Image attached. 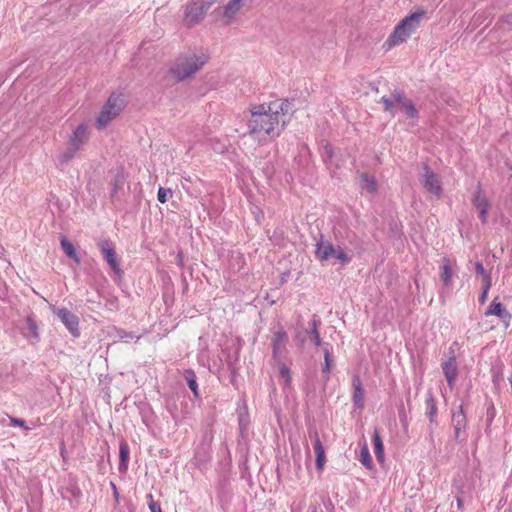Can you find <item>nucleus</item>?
I'll return each instance as SVG.
<instances>
[{"instance_id":"c03bdc74","label":"nucleus","mask_w":512,"mask_h":512,"mask_svg":"<svg viewBox=\"0 0 512 512\" xmlns=\"http://www.w3.org/2000/svg\"><path fill=\"white\" fill-rule=\"evenodd\" d=\"M313 439H314V444L316 443V439L319 438V435H318V432L317 431H314L313 434Z\"/></svg>"},{"instance_id":"de8ad7c7","label":"nucleus","mask_w":512,"mask_h":512,"mask_svg":"<svg viewBox=\"0 0 512 512\" xmlns=\"http://www.w3.org/2000/svg\"><path fill=\"white\" fill-rule=\"evenodd\" d=\"M510 386H512V375L508 378Z\"/></svg>"},{"instance_id":"c756f323","label":"nucleus","mask_w":512,"mask_h":512,"mask_svg":"<svg viewBox=\"0 0 512 512\" xmlns=\"http://www.w3.org/2000/svg\"><path fill=\"white\" fill-rule=\"evenodd\" d=\"M504 364L499 363L493 369V381L498 384L503 379Z\"/></svg>"},{"instance_id":"473e14b6","label":"nucleus","mask_w":512,"mask_h":512,"mask_svg":"<svg viewBox=\"0 0 512 512\" xmlns=\"http://www.w3.org/2000/svg\"><path fill=\"white\" fill-rule=\"evenodd\" d=\"M172 195L171 189H165L160 187L157 193V199L160 203H165L167 201L168 196Z\"/></svg>"},{"instance_id":"ddd939ff","label":"nucleus","mask_w":512,"mask_h":512,"mask_svg":"<svg viewBox=\"0 0 512 512\" xmlns=\"http://www.w3.org/2000/svg\"><path fill=\"white\" fill-rule=\"evenodd\" d=\"M334 246L326 239L321 238L316 243L315 254L320 261H327L333 256Z\"/></svg>"},{"instance_id":"a18cd8bd","label":"nucleus","mask_w":512,"mask_h":512,"mask_svg":"<svg viewBox=\"0 0 512 512\" xmlns=\"http://www.w3.org/2000/svg\"><path fill=\"white\" fill-rule=\"evenodd\" d=\"M234 1L239 3L240 5H242L244 7L246 5V1L247 0H234Z\"/></svg>"},{"instance_id":"5701e85b","label":"nucleus","mask_w":512,"mask_h":512,"mask_svg":"<svg viewBox=\"0 0 512 512\" xmlns=\"http://www.w3.org/2000/svg\"><path fill=\"white\" fill-rule=\"evenodd\" d=\"M373 442H374V449H375V454H376L377 460L380 463H383L384 462V445H383V442L379 435V432L377 430H374V432H373Z\"/></svg>"},{"instance_id":"412c9836","label":"nucleus","mask_w":512,"mask_h":512,"mask_svg":"<svg viewBox=\"0 0 512 512\" xmlns=\"http://www.w3.org/2000/svg\"><path fill=\"white\" fill-rule=\"evenodd\" d=\"M360 185L362 189L366 190L370 194L377 193L378 185L374 177H370L366 174L361 175Z\"/></svg>"},{"instance_id":"f03ea898","label":"nucleus","mask_w":512,"mask_h":512,"mask_svg":"<svg viewBox=\"0 0 512 512\" xmlns=\"http://www.w3.org/2000/svg\"><path fill=\"white\" fill-rule=\"evenodd\" d=\"M209 55L202 50H188L177 56L169 68V75L177 82L192 79L208 62Z\"/></svg>"},{"instance_id":"f257e3e1","label":"nucleus","mask_w":512,"mask_h":512,"mask_svg":"<svg viewBox=\"0 0 512 512\" xmlns=\"http://www.w3.org/2000/svg\"><path fill=\"white\" fill-rule=\"evenodd\" d=\"M248 120V131L259 140L274 138L283 131L291 116V104L276 100L268 104L254 105Z\"/></svg>"},{"instance_id":"a211bd4d","label":"nucleus","mask_w":512,"mask_h":512,"mask_svg":"<svg viewBox=\"0 0 512 512\" xmlns=\"http://www.w3.org/2000/svg\"><path fill=\"white\" fill-rule=\"evenodd\" d=\"M473 203L476 206V208L479 210L480 217H481L482 221L485 222L486 221L487 212H488V209H489V203H488L486 197L484 196V194L481 192L480 189H478L475 192V195L473 197Z\"/></svg>"},{"instance_id":"9b49d317","label":"nucleus","mask_w":512,"mask_h":512,"mask_svg":"<svg viewBox=\"0 0 512 512\" xmlns=\"http://www.w3.org/2000/svg\"><path fill=\"white\" fill-rule=\"evenodd\" d=\"M442 370L448 385L453 387L458 376V366L456 356L453 351L449 358L442 363Z\"/></svg>"},{"instance_id":"f8f14e48","label":"nucleus","mask_w":512,"mask_h":512,"mask_svg":"<svg viewBox=\"0 0 512 512\" xmlns=\"http://www.w3.org/2000/svg\"><path fill=\"white\" fill-rule=\"evenodd\" d=\"M352 389H353V392H352V401L355 405V407L358 409V410H362L364 408V395H365V392H364V388H363V384H362V381L360 379V376L359 375H354L352 377Z\"/></svg>"},{"instance_id":"6e6552de","label":"nucleus","mask_w":512,"mask_h":512,"mask_svg":"<svg viewBox=\"0 0 512 512\" xmlns=\"http://www.w3.org/2000/svg\"><path fill=\"white\" fill-rule=\"evenodd\" d=\"M420 182L423 188L436 198H440L442 194L441 182L438 175L427 165H423V174Z\"/></svg>"},{"instance_id":"4468645a","label":"nucleus","mask_w":512,"mask_h":512,"mask_svg":"<svg viewBox=\"0 0 512 512\" xmlns=\"http://www.w3.org/2000/svg\"><path fill=\"white\" fill-rule=\"evenodd\" d=\"M452 423L454 427L455 437L459 438L460 433L465 431L467 427V419L462 405H460L457 411H455L452 414Z\"/></svg>"},{"instance_id":"cd10ccee","label":"nucleus","mask_w":512,"mask_h":512,"mask_svg":"<svg viewBox=\"0 0 512 512\" xmlns=\"http://www.w3.org/2000/svg\"><path fill=\"white\" fill-rule=\"evenodd\" d=\"M477 274L482 278L483 284L491 283V275L484 269L480 262L475 263Z\"/></svg>"},{"instance_id":"7ed1b4c3","label":"nucleus","mask_w":512,"mask_h":512,"mask_svg":"<svg viewBox=\"0 0 512 512\" xmlns=\"http://www.w3.org/2000/svg\"><path fill=\"white\" fill-rule=\"evenodd\" d=\"M425 14L424 10H417L405 16L384 41L382 48L385 51H390L392 48L406 42L418 29Z\"/></svg>"},{"instance_id":"4be33fe9","label":"nucleus","mask_w":512,"mask_h":512,"mask_svg":"<svg viewBox=\"0 0 512 512\" xmlns=\"http://www.w3.org/2000/svg\"><path fill=\"white\" fill-rule=\"evenodd\" d=\"M441 279L445 286L451 285L452 280V269L450 260L448 258L442 259V265H441Z\"/></svg>"},{"instance_id":"6ab92c4d","label":"nucleus","mask_w":512,"mask_h":512,"mask_svg":"<svg viewBox=\"0 0 512 512\" xmlns=\"http://www.w3.org/2000/svg\"><path fill=\"white\" fill-rule=\"evenodd\" d=\"M61 247L64 253L71 258L76 264H80V257L71 241H69L66 237H62L60 241Z\"/></svg>"},{"instance_id":"ea45409f","label":"nucleus","mask_w":512,"mask_h":512,"mask_svg":"<svg viewBox=\"0 0 512 512\" xmlns=\"http://www.w3.org/2000/svg\"><path fill=\"white\" fill-rule=\"evenodd\" d=\"M381 102H382V103H383V105H384V109H385L386 111L391 112V114H392V115H394V112H393V110H392V107H393V102H392V100H390L389 98H386V97H382Z\"/></svg>"},{"instance_id":"aec40b11","label":"nucleus","mask_w":512,"mask_h":512,"mask_svg":"<svg viewBox=\"0 0 512 512\" xmlns=\"http://www.w3.org/2000/svg\"><path fill=\"white\" fill-rule=\"evenodd\" d=\"M315 456H316V468L318 471H322L324 468V464L326 461L325 458V450L320 438L316 439V443L314 444Z\"/></svg>"},{"instance_id":"f3484780","label":"nucleus","mask_w":512,"mask_h":512,"mask_svg":"<svg viewBox=\"0 0 512 512\" xmlns=\"http://www.w3.org/2000/svg\"><path fill=\"white\" fill-rule=\"evenodd\" d=\"M395 101L399 109L404 112L408 118L415 119L417 117V110L411 101L406 100L401 94L395 96Z\"/></svg>"},{"instance_id":"0eeeda50","label":"nucleus","mask_w":512,"mask_h":512,"mask_svg":"<svg viewBox=\"0 0 512 512\" xmlns=\"http://www.w3.org/2000/svg\"><path fill=\"white\" fill-rule=\"evenodd\" d=\"M243 8L244 7L242 5L235 2L234 0H228L227 3L219 7L215 13L217 14L218 20L223 25L228 26L237 20Z\"/></svg>"},{"instance_id":"58836bf2","label":"nucleus","mask_w":512,"mask_h":512,"mask_svg":"<svg viewBox=\"0 0 512 512\" xmlns=\"http://www.w3.org/2000/svg\"><path fill=\"white\" fill-rule=\"evenodd\" d=\"M330 367H331V358H330V353L327 349H325L324 351V367H323V371L324 372H329L330 371Z\"/></svg>"},{"instance_id":"1a4fd4ad","label":"nucleus","mask_w":512,"mask_h":512,"mask_svg":"<svg viewBox=\"0 0 512 512\" xmlns=\"http://www.w3.org/2000/svg\"><path fill=\"white\" fill-rule=\"evenodd\" d=\"M206 11L196 2L190 0L185 7L183 23L187 27H194L205 17Z\"/></svg>"},{"instance_id":"f704fd0d","label":"nucleus","mask_w":512,"mask_h":512,"mask_svg":"<svg viewBox=\"0 0 512 512\" xmlns=\"http://www.w3.org/2000/svg\"><path fill=\"white\" fill-rule=\"evenodd\" d=\"M115 332L117 333V338L119 340H126L128 338H136L139 339V336H134L131 332H126L122 329H116L114 328Z\"/></svg>"},{"instance_id":"39448f33","label":"nucleus","mask_w":512,"mask_h":512,"mask_svg":"<svg viewBox=\"0 0 512 512\" xmlns=\"http://www.w3.org/2000/svg\"><path fill=\"white\" fill-rule=\"evenodd\" d=\"M126 106L125 97L121 92H113L100 110L95 124L98 130H104L116 119Z\"/></svg>"},{"instance_id":"2f4dec72","label":"nucleus","mask_w":512,"mask_h":512,"mask_svg":"<svg viewBox=\"0 0 512 512\" xmlns=\"http://www.w3.org/2000/svg\"><path fill=\"white\" fill-rule=\"evenodd\" d=\"M188 375L189 376L186 377L188 386L192 390L194 396L197 397L198 396V386H197L196 380L194 379V373L190 371V372H188Z\"/></svg>"},{"instance_id":"a878e982","label":"nucleus","mask_w":512,"mask_h":512,"mask_svg":"<svg viewBox=\"0 0 512 512\" xmlns=\"http://www.w3.org/2000/svg\"><path fill=\"white\" fill-rule=\"evenodd\" d=\"M426 405H427V416L430 420V422H434L437 414V407L435 403V399L431 393L428 394L426 399Z\"/></svg>"},{"instance_id":"dca6fc26","label":"nucleus","mask_w":512,"mask_h":512,"mask_svg":"<svg viewBox=\"0 0 512 512\" xmlns=\"http://www.w3.org/2000/svg\"><path fill=\"white\" fill-rule=\"evenodd\" d=\"M288 336L286 332H284L282 329H279L274 333L273 339H272V347H273V356L274 358H279L281 355V352L283 348L286 345Z\"/></svg>"},{"instance_id":"2eb2a0df","label":"nucleus","mask_w":512,"mask_h":512,"mask_svg":"<svg viewBox=\"0 0 512 512\" xmlns=\"http://www.w3.org/2000/svg\"><path fill=\"white\" fill-rule=\"evenodd\" d=\"M486 316L495 315L501 320L510 321L512 315L504 308V306L498 301L497 298L493 299L489 308L485 312Z\"/></svg>"},{"instance_id":"9d476101","label":"nucleus","mask_w":512,"mask_h":512,"mask_svg":"<svg viewBox=\"0 0 512 512\" xmlns=\"http://www.w3.org/2000/svg\"><path fill=\"white\" fill-rule=\"evenodd\" d=\"M98 246L102 252V255L110 268L116 273L121 274V267L118 262L117 255L112 247V244L107 240L103 239L98 243Z\"/></svg>"},{"instance_id":"7c9ffc66","label":"nucleus","mask_w":512,"mask_h":512,"mask_svg":"<svg viewBox=\"0 0 512 512\" xmlns=\"http://www.w3.org/2000/svg\"><path fill=\"white\" fill-rule=\"evenodd\" d=\"M309 335H310L311 340L313 341V343L316 346H319L321 344L320 334L317 330L315 321L312 322V328L309 332Z\"/></svg>"},{"instance_id":"393cba45","label":"nucleus","mask_w":512,"mask_h":512,"mask_svg":"<svg viewBox=\"0 0 512 512\" xmlns=\"http://www.w3.org/2000/svg\"><path fill=\"white\" fill-rule=\"evenodd\" d=\"M129 456V448L127 443L122 442L119 446V457H120V464H119V470L120 471H126L127 470V459Z\"/></svg>"},{"instance_id":"b1692460","label":"nucleus","mask_w":512,"mask_h":512,"mask_svg":"<svg viewBox=\"0 0 512 512\" xmlns=\"http://www.w3.org/2000/svg\"><path fill=\"white\" fill-rule=\"evenodd\" d=\"M26 324L28 329V333L26 334V336L32 339L34 342H37L40 338L37 323L34 321L32 317L27 316Z\"/></svg>"},{"instance_id":"37998d69","label":"nucleus","mask_w":512,"mask_h":512,"mask_svg":"<svg viewBox=\"0 0 512 512\" xmlns=\"http://www.w3.org/2000/svg\"><path fill=\"white\" fill-rule=\"evenodd\" d=\"M456 504H457V507H458L459 510H463L464 502H463V500L461 498H457Z\"/></svg>"},{"instance_id":"4c0bfd02","label":"nucleus","mask_w":512,"mask_h":512,"mask_svg":"<svg viewBox=\"0 0 512 512\" xmlns=\"http://www.w3.org/2000/svg\"><path fill=\"white\" fill-rule=\"evenodd\" d=\"M491 285L492 283L483 284L482 292L479 296V301L481 303H484L486 301Z\"/></svg>"},{"instance_id":"79ce46f5","label":"nucleus","mask_w":512,"mask_h":512,"mask_svg":"<svg viewBox=\"0 0 512 512\" xmlns=\"http://www.w3.org/2000/svg\"><path fill=\"white\" fill-rule=\"evenodd\" d=\"M110 485L113 490L114 499H115L116 503H118L119 502V493H118L117 487L113 482H111Z\"/></svg>"},{"instance_id":"423d86ee","label":"nucleus","mask_w":512,"mask_h":512,"mask_svg":"<svg viewBox=\"0 0 512 512\" xmlns=\"http://www.w3.org/2000/svg\"><path fill=\"white\" fill-rule=\"evenodd\" d=\"M49 308L51 312L60 319L72 336L79 337V318L74 313L64 307L57 308L53 304H51Z\"/></svg>"},{"instance_id":"c9c22d12","label":"nucleus","mask_w":512,"mask_h":512,"mask_svg":"<svg viewBox=\"0 0 512 512\" xmlns=\"http://www.w3.org/2000/svg\"><path fill=\"white\" fill-rule=\"evenodd\" d=\"M148 506L151 512H162L160 505L154 501L152 494L147 495Z\"/></svg>"},{"instance_id":"c85d7f7f","label":"nucleus","mask_w":512,"mask_h":512,"mask_svg":"<svg viewBox=\"0 0 512 512\" xmlns=\"http://www.w3.org/2000/svg\"><path fill=\"white\" fill-rule=\"evenodd\" d=\"M279 373L281 378L284 381L285 386H290L291 384V374L289 368L285 364H281L279 367Z\"/></svg>"},{"instance_id":"e433bc0d","label":"nucleus","mask_w":512,"mask_h":512,"mask_svg":"<svg viewBox=\"0 0 512 512\" xmlns=\"http://www.w3.org/2000/svg\"><path fill=\"white\" fill-rule=\"evenodd\" d=\"M220 0H196V2L207 12L214 4Z\"/></svg>"},{"instance_id":"20e7f679","label":"nucleus","mask_w":512,"mask_h":512,"mask_svg":"<svg viewBox=\"0 0 512 512\" xmlns=\"http://www.w3.org/2000/svg\"><path fill=\"white\" fill-rule=\"evenodd\" d=\"M90 138L91 130L87 122H80L72 127L67 136V147L59 155V161L61 163L70 162L88 144Z\"/></svg>"},{"instance_id":"49530a36","label":"nucleus","mask_w":512,"mask_h":512,"mask_svg":"<svg viewBox=\"0 0 512 512\" xmlns=\"http://www.w3.org/2000/svg\"><path fill=\"white\" fill-rule=\"evenodd\" d=\"M502 321L504 322V325H505L506 328L509 327L510 321H506V320H502Z\"/></svg>"},{"instance_id":"bb28decb","label":"nucleus","mask_w":512,"mask_h":512,"mask_svg":"<svg viewBox=\"0 0 512 512\" xmlns=\"http://www.w3.org/2000/svg\"><path fill=\"white\" fill-rule=\"evenodd\" d=\"M360 461L367 469H372V459L366 443H363V445L361 446Z\"/></svg>"},{"instance_id":"a19ab883","label":"nucleus","mask_w":512,"mask_h":512,"mask_svg":"<svg viewBox=\"0 0 512 512\" xmlns=\"http://www.w3.org/2000/svg\"><path fill=\"white\" fill-rule=\"evenodd\" d=\"M11 424L13 426H19V427H23L25 428L26 430H28V428L25 426V422L22 420V419H18V418H11Z\"/></svg>"},{"instance_id":"72a5a7b5","label":"nucleus","mask_w":512,"mask_h":512,"mask_svg":"<svg viewBox=\"0 0 512 512\" xmlns=\"http://www.w3.org/2000/svg\"><path fill=\"white\" fill-rule=\"evenodd\" d=\"M332 257H335L337 260H339L343 264L348 263L350 261V257L342 249L334 248V253H333Z\"/></svg>"}]
</instances>
